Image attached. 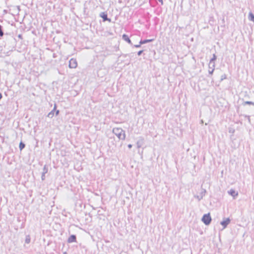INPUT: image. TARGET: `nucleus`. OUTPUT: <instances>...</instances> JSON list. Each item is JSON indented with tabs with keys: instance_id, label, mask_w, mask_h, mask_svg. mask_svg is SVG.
<instances>
[{
	"instance_id": "f257e3e1",
	"label": "nucleus",
	"mask_w": 254,
	"mask_h": 254,
	"mask_svg": "<svg viewBox=\"0 0 254 254\" xmlns=\"http://www.w3.org/2000/svg\"><path fill=\"white\" fill-rule=\"evenodd\" d=\"M113 132L120 139L125 140L126 138L125 131L121 128L115 127L113 129Z\"/></svg>"
},
{
	"instance_id": "f03ea898",
	"label": "nucleus",
	"mask_w": 254,
	"mask_h": 254,
	"mask_svg": "<svg viewBox=\"0 0 254 254\" xmlns=\"http://www.w3.org/2000/svg\"><path fill=\"white\" fill-rule=\"evenodd\" d=\"M216 59V56L215 54H213V58L210 60L209 63V68H212V70H208L209 73L210 74H212L215 68V63L214 61Z\"/></svg>"
},
{
	"instance_id": "7ed1b4c3",
	"label": "nucleus",
	"mask_w": 254,
	"mask_h": 254,
	"mask_svg": "<svg viewBox=\"0 0 254 254\" xmlns=\"http://www.w3.org/2000/svg\"><path fill=\"white\" fill-rule=\"evenodd\" d=\"M202 221L206 225H209L211 221V218L210 214H204L202 218Z\"/></svg>"
},
{
	"instance_id": "20e7f679",
	"label": "nucleus",
	"mask_w": 254,
	"mask_h": 254,
	"mask_svg": "<svg viewBox=\"0 0 254 254\" xmlns=\"http://www.w3.org/2000/svg\"><path fill=\"white\" fill-rule=\"evenodd\" d=\"M69 67L71 68H75L77 66V63L75 59H71L69 61Z\"/></svg>"
},
{
	"instance_id": "39448f33",
	"label": "nucleus",
	"mask_w": 254,
	"mask_h": 254,
	"mask_svg": "<svg viewBox=\"0 0 254 254\" xmlns=\"http://www.w3.org/2000/svg\"><path fill=\"white\" fill-rule=\"evenodd\" d=\"M230 219L229 218H226L225 220L221 221L220 224L222 225L224 228H226L227 226L230 223Z\"/></svg>"
},
{
	"instance_id": "423d86ee",
	"label": "nucleus",
	"mask_w": 254,
	"mask_h": 254,
	"mask_svg": "<svg viewBox=\"0 0 254 254\" xmlns=\"http://www.w3.org/2000/svg\"><path fill=\"white\" fill-rule=\"evenodd\" d=\"M228 193L232 196L234 198H235L236 196H238V192H236L235 190L233 189H231L230 190L228 191Z\"/></svg>"
},
{
	"instance_id": "0eeeda50",
	"label": "nucleus",
	"mask_w": 254,
	"mask_h": 254,
	"mask_svg": "<svg viewBox=\"0 0 254 254\" xmlns=\"http://www.w3.org/2000/svg\"><path fill=\"white\" fill-rule=\"evenodd\" d=\"M100 16L103 18V21H111V19L107 17V14L105 12H101L100 14Z\"/></svg>"
},
{
	"instance_id": "6e6552de",
	"label": "nucleus",
	"mask_w": 254,
	"mask_h": 254,
	"mask_svg": "<svg viewBox=\"0 0 254 254\" xmlns=\"http://www.w3.org/2000/svg\"><path fill=\"white\" fill-rule=\"evenodd\" d=\"M143 138L142 137H140L139 138V139L136 142V145H137V147L138 148H139L141 147V146L143 144Z\"/></svg>"
},
{
	"instance_id": "1a4fd4ad",
	"label": "nucleus",
	"mask_w": 254,
	"mask_h": 254,
	"mask_svg": "<svg viewBox=\"0 0 254 254\" xmlns=\"http://www.w3.org/2000/svg\"><path fill=\"white\" fill-rule=\"evenodd\" d=\"M123 39L124 40H125V41L127 42L129 44L132 45L131 42L127 35L126 34H124L123 35Z\"/></svg>"
},
{
	"instance_id": "9d476101",
	"label": "nucleus",
	"mask_w": 254,
	"mask_h": 254,
	"mask_svg": "<svg viewBox=\"0 0 254 254\" xmlns=\"http://www.w3.org/2000/svg\"><path fill=\"white\" fill-rule=\"evenodd\" d=\"M68 243H72L76 241V236L74 235H71L68 239Z\"/></svg>"
},
{
	"instance_id": "9b49d317",
	"label": "nucleus",
	"mask_w": 254,
	"mask_h": 254,
	"mask_svg": "<svg viewBox=\"0 0 254 254\" xmlns=\"http://www.w3.org/2000/svg\"><path fill=\"white\" fill-rule=\"evenodd\" d=\"M56 105H55V106H54V108L53 109V110L51 111L48 115V117L50 118H52L54 116V112L56 110Z\"/></svg>"
},
{
	"instance_id": "f8f14e48",
	"label": "nucleus",
	"mask_w": 254,
	"mask_h": 254,
	"mask_svg": "<svg viewBox=\"0 0 254 254\" xmlns=\"http://www.w3.org/2000/svg\"><path fill=\"white\" fill-rule=\"evenodd\" d=\"M248 18L250 21L254 22V14L252 12L249 13Z\"/></svg>"
},
{
	"instance_id": "ddd939ff",
	"label": "nucleus",
	"mask_w": 254,
	"mask_h": 254,
	"mask_svg": "<svg viewBox=\"0 0 254 254\" xmlns=\"http://www.w3.org/2000/svg\"><path fill=\"white\" fill-rule=\"evenodd\" d=\"M153 40V39H147V40H141L140 41V44H146L147 43L152 42Z\"/></svg>"
},
{
	"instance_id": "4468645a",
	"label": "nucleus",
	"mask_w": 254,
	"mask_h": 254,
	"mask_svg": "<svg viewBox=\"0 0 254 254\" xmlns=\"http://www.w3.org/2000/svg\"><path fill=\"white\" fill-rule=\"evenodd\" d=\"M31 238L29 235H27L26 236L25 238V243L27 244H29L30 242Z\"/></svg>"
},
{
	"instance_id": "2eb2a0df",
	"label": "nucleus",
	"mask_w": 254,
	"mask_h": 254,
	"mask_svg": "<svg viewBox=\"0 0 254 254\" xmlns=\"http://www.w3.org/2000/svg\"><path fill=\"white\" fill-rule=\"evenodd\" d=\"M25 145L24 143H23V142H21L19 143V146L20 150H21L22 149H23L25 147Z\"/></svg>"
},
{
	"instance_id": "dca6fc26",
	"label": "nucleus",
	"mask_w": 254,
	"mask_h": 254,
	"mask_svg": "<svg viewBox=\"0 0 254 254\" xmlns=\"http://www.w3.org/2000/svg\"><path fill=\"white\" fill-rule=\"evenodd\" d=\"M206 192V190H202V191L200 193V198H199V200H200L202 198V197H203V196L205 194V193Z\"/></svg>"
},
{
	"instance_id": "f3484780",
	"label": "nucleus",
	"mask_w": 254,
	"mask_h": 254,
	"mask_svg": "<svg viewBox=\"0 0 254 254\" xmlns=\"http://www.w3.org/2000/svg\"><path fill=\"white\" fill-rule=\"evenodd\" d=\"M48 167L46 166V165H45L43 168V171L42 173L46 174L48 172Z\"/></svg>"
},
{
	"instance_id": "a211bd4d",
	"label": "nucleus",
	"mask_w": 254,
	"mask_h": 254,
	"mask_svg": "<svg viewBox=\"0 0 254 254\" xmlns=\"http://www.w3.org/2000/svg\"><path fill=\"white\" fill-rule=\"evenodd\" d=\"M244 105L248 104V105H254V103L251 101H246L244 103Z\"/></svg>"
},
{
	"instance_id": "6ab92c4d",
	"label": "nucleus",
	"mask_w": 254,
	"mask_h": 254,
	"mask_svg": "<svg viewBox=\"0 0 254 254\" xmlns=\"http://www.w3.org/2000/svg\"><path fill=\"white\" fill-rule=\"evenodd\" d=\"M3 35V32L2 30V26L0 25V36H2Z\"/></svg>"
},
{
	"instance_id": "aec40b11",
	"label": "nucleus",
	"mask_w": 254,
	"mask_h": 254,
	"mask_svg": "<svg viewBox=\"0 0 254 254\" xmlns=\"http://www.w3.org/2000/svg\"><path fill=\"white\" fill-rule=\"evenodd\" d=\"M45 174L42 173V176H41V179H42V180H45Z\"/></svg>"
},
{
	"instance_id": "412c9836",
	"label": "nucleus",
	"mask_w": 254,
	"mask_h": 254,
	"mask_svg": "<svg viewBox=\"0 0 254 254\" xmlns=\"http://www.w3.org/2000/svg\"><path fill=\"white\" fill-rule=\"evenodd\" d=\"M143 50H140V51H138V53H137V55H138V56L141 55V54L143 53Z\"/></svg>"
},
{
	"instance_id": "4be33fe9",
	"label": "nucleus",
	"mask_w": 254,
	"mask_h": 254,
	"mask_svg": "<svg viewBox=\"0 0 254 254\" xmlns=\"http://www.w3.org/2000/svg\"><path fill=\"white\" fill-rule=\"evenodd\" d=\"M141 44H140V43L138 44V45H134V47H136V48H139L141 46Z\"/></svg>"
},
{
	"instance_id": "5701e85b",
	"label": "nucleus",
	"mask_w": 254,
	"mask_h": 254,
	"mask_svg": "<svg viewBox=\"0 0 254 254\" xmlns=\"http://www.w3.org/2000/svg\"><path fill=\"white\" fill-rule=\"evenodd\" d=\"M127 146L129 148H131L132 147V145L129 144L127 145Z\"/></svg>"
},
{
	"instance_id": "b1692460",
	"label": "nucleus",
	"mask_w": 254,
	"mask_h": 254,
	"mask_svg": "<svg viewBox=\"0 0 254 254\" xmlns=\"http://www.w3.org/2000/svg\"><path fill=\"white\" fill-rule=\"evenodd\" d=\"M59 113V110H57L56 111V115L57 116Z\"/></svg>"
},
{
	"instance_id": "393cba45",
	"label": "nucleus",
	"mask_w": 254,
	"mask_h": 254,
	"mask_svg": "<svg viewBox=\"0 0 254 254\" xmlns=\"http://www.w3.org/2000/svg\"><path fill=\"white\" fill-rule=\"evenodd\" d=\"M223 78H226V75H224V76H222V80Z\"/></svg>"
},
{
	"instance_id": "a878e982",
	"label": "nucleus",
	"mask_w": 254,
	"mask_h": 254,
	"mask_svg": "<svg viewBox=\"0 0 254 254\" xmlns=\"http://www.w3.org/2000/svg\"><path fill=\"white\" fill-rule=\"evenodd\" d=\"M2 98V95H1V94L0 93V100Z\"/></svg>"
},
{
	"instance_id": "bb28decb",
	"label": "nucleus",
	"mask_w": 254,
	"mask_h": 254,
	"mask_svg": "<svg viewBox=\"0 0 254 254\" xmlns=\"http://www.w3.org/2000/svg\"><path fill=\"white\" fill-rule=\"evenodd\" d=\"M200 196H197L196 197L199 199V198H200Z\"/></svg>"
},
{
	"instance_id": "cd10ccee",
	"label": "nucleus",
	"mask_w": 254,
	"mask_h": 254,
	"mask_svg": "<svg viewBox=\"0 0 254 254\" xmlns=\"http://www.w3.org/2000/svg\"><path fill=\"white\" fill-rule=\"evenodd\" d=\"M209 70H212V68H209Z\"/></svg>"
},
{
	"instance_id": "c85d7f7f",
	"label": "nucleus",
	"mask_w": 254,
	"mask_h": 254,
	"mask_svg": "<svg viewBox=\"0 0 254 254\" xmlns=\"http://www.w3.org/2000/svg\"><path fill=\"white\" fill-rule=\"evenodd\" d=\"M203 123V121H202V120H201V124H202Z\"/></svg>"
},
{
	"instance_id": "c756f323",
	"label": "nucleus",
	"mask_w": 254,
	"mask_h": 254,
	"mask_svg": "<svg viewBox=\"0 0 254 254\" xmlns=\"http://www.w3.org/2000/svg\"><path fill=\"white\" fill-rule=\"evenodd\" d=\"M64 254H67V253L66 252H64Z\"/></svg>"
}]
</instances>
